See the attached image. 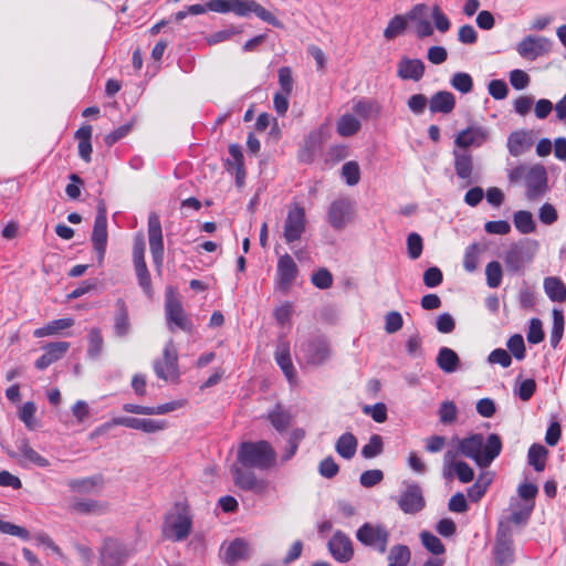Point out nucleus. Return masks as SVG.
Wrapping results in <instances>:
<instances>
[{
	"label": "nucleus",
	"instance_id": "1",
	"mask_svg": "<svg viewBox=\"0 0 566 566\" xmlns=\"http://www.w3.org/2000/svg\"><path fill=\"white\" fill-rule=\"evenodd\" d=\"M458 450L478 467L488 468L501 453L502 440L496 433H491L486 440L481 433H472L459 440Z\"/></svg>",
	"mask_w": 566,
	"mask_h": 566
},
{
	"label": "nucleus",
	"instance_id": "2",
	"mask_svg": "<svg viewBox=\"0 0 566 566\" xmlns=\"http://www.w3.org/2000/svg\"><path fill=\"white\" fill-rule=\"evenodd\" d=\"M237 460L243 468L268 471L276 463V452L265 440L245 441L238 448Z\"/></svg>",
	"mask_w": 566,
	"mask_h": 566
},
{
	"label": "nucleus",
	"instance_id": "3",
	"mask_svg": "<svg viewBox=\"0 0 566 566\" xmlns=\"http://www.w3.org/2000/svg\"><path fill=\"white\" fill-rule=\"evenodd\" d=\"M208 8L209 11L218 13L233 12L235 15L242 18H247L253 13L262 21L275 28L283 27V23L272 12L263 8L255 0H209Z\"/></svg>",
	"mask_w": 566,
	"mask_h": 566
},
{
	"label": "nucleus",
	"instance_id": "4",
	"mask_svg": "<svg viewBox=\"0 0 566 566\" xmlns=\"http://www.w3.org/2000/svg\"><path fill=\"white\" fill-rule=\"evenodd\" d=\"M192 531V514L187 504L177 503L163 523V535L172 542L185 541Z\"/></svg>",
	"mask_w": 566,
	"mask_h": 566
},
{
	"label": "nucleus",
	"instance_id": "5",
	"mask_svg": "<svg viewBox=\"0 0 566 566\" xmlns=\"http://www.w3.org/2000/svg\"><path fill=\"white\" fill-rule=\"evenodd\" d=\"M329 339L322 334L310 336L298 347V355L307 365L321 366L332 357Z\"/></svg>",
	"mask_w": 566,
	"mask_h": 566
},
{
	"label": "nucleus",
	"instance_id": "6",
	"mask_svg": "<svg viewBox=\"0 0 566 566\" xmlns=\"http://www.w3.org/2000/svg\"><path fill=\"white\" fill-rule=\"evenodd\" d=\"M357 541L379 554H385L388 548L390 532L386 525L381 523H364L356 531Z\"/></svg>",
	"mask_w": 566,
	"mask_h": 566
},
{
	"label": "nucleus",
	"instance_id": "7",
	"mask_svg": "<svg viewBox=\"0 0 566 566\" xmlns=\"http://www.w3.org/2000/svg\"><path fill=\"white\" fill-rule=\"evenodd\" d=\"M154 371L158 378L166 381L179 379L178 352L172 339L166 343L163 350V359L154 361Z\"/></svg>",
	"mask_w": 566,
	"mask_h": 566
},
{
	"label": "nucleus",
	"instance_id": "8",
	"mask_svg": "<svg viewBox=\"0 0 566 566\" xmlns=\"http://www.w3.org/2000/svg\"><path fill=\"white\" fill-rule=\"evenodd\" d=\"M356 212V203L347 197L334 200L327 210V222L335 230H343L349 224Z\"/></svg>",
	"mask_w": 566,
	"mask_h": 566
},
{
	"label": "nucleus",
	"instance_id": "9",
	"mask_svg": "<svg viewBox=\"0 0 566 566\" xmlns=\"http://www.w3.org/2000/svg\"><path fill=\"white\" fill-rule=\"evenodd\" d=\"M135 553V547L114 538H107L101 549V564L102 566H123Z\"/></svg>",
	"mask_w": 566,
	"mask_h": 566
},
{
	"label": "nucleus",
	"instance_id": "10",
	"mask_svg": "<svg viewBox=\"0 0 566 566\" xmlns=\"http://www.w3.org/2000/svg\"><path fill=\"white\" fill-rule=\"evenodd\" d=\"M248 468H243L242 465H232L231 474L233 478L234 484L243 490L251 491L256 495H265L269 492V481L265 479H259L256 474L252 471L247 470Z\"/></svg>",
	"mask_w": 566,
	"mask_h": 566
},
{
	"label": "nucleus",
	"instance_id": "11",
	"mask_svg": "<svg viewBox=\"0 0 566 566\" xmlns=\"http://www.w3.org/2000/svg\"><path fill=\"white\" fill-rule=\"evenodd\" d=\"M306 229L305 209L298 205L289 209L283 226V238L291 244L298 241Z\"/></svg>",
	"mask_w": 566,
	"mask_h": 566
},
{
	"label": "nucleus",
	"instance_id": "12",
	"mask_svg": "<svg viewBox=\"0 0 566 566\" xmlns=\"http://www.w3.org/2000/svg\"><path fill=\"white\" fill-rule=\"evenodd\" d=\"M115 426H123L126 428L140 430L146 433H154L166 429L167 423L165 420L134 418V417H115L104 423L99 430L109 429Z\"/></svg>",
	"mask_w": 566,
	"mask_h": 566
},
{
	"label": "nucleus",
	"instance_id": "13",
	"mask_svg": "<svg viewBox=\"0 0 566 566\" xmlns=\"http://www.w3.org/2000/svg\"><path fill=\"white\" fill-rule=\"evenodd\" d=\"M298 275V268L293 258L285 253L281 255L276 264L275 289L286 294Z\"/></svg>",
	"mask_w": 566,
	"mask_h": 566
},
{
	"label": "nucleus",
	"instance_id": "14",
	"mask_svg": "<svg viewBox=\"0 0 566 566\" xmlns=\"http://www.w3.org/2000/svg\"><path fill=\"white\" fill-rule=\"evenodd\" d=\"M551 50V40L541 35H527L516 45V51L520 56L530 61H534L539 56L548 54Z\"/></svg>",
	"mask_w": 566,
	"mask_h": 566
},
{
	"label": "nucleus",
	"instance_id": "15",
	"mask_svg": "<svg viewBox=\"0 0 566 566\" xmlns=\"http://www.w3.org/2000/svg\"><path fill=\"white\" fill-rule=\"evenodd\" d=\"M148 241L154 263L160 268L164 261V237L159 216L150 212L148 216Z\"/></svg>",
	"mask_w": 566,
	"mask_h": 566
},
{
	"label": "nucleus",
	"instance_id": "16",
	"mask_svg": "<svg viewBox=\"0 0 566 566\" xmlns=\"http://www.w3.org/2000/svg\"><path fill=\"white\" fill-rule=\"evenodd\" d=\"M11 459L17 460L22 467L30 464L39 468H46L50 465V461L38 453L29 443L27 438L19 439L17 441V451H7Z\"/></svg>",
	"mask_w": 566,
	"mask_h": 566
},
{
	"label": "nucleus",
	"instance_id": "17",
	"mask_svg": "<svg viewBox=\"0 0 566 566\" xmlns=\"http://www.w3.org/2000/svg\"><path fill=\"white\" fill-rule=\"evenodd\" d=\"M107 212L104 201L97 203V212L92 232V243L99 259L104 258L107 245Z\"/></svg>",
	"mask_w": 566,
	"mask_h": 566
},
{
	"label": "nucleus",
	"instance_id": "18",
	"mask_svg": "<svg viewBox=\"0 0 566 566\" xmlns=\"http://www.w3.org/2000/svg\"><path fill=\"white\" fill-rule=\"evenodd\" d=\"M165 312L168 328L171 332H175L176 328L185 332H189L191 329L192 324L186 315L181 303L176 297L171 295L166 297Z\"/></svg>",
	"mask_w": 566,
	"mask_h": 566
},
{
	"label": "nucleus",
	"instance_id": "19",
	"mask_svg": "<svg viewBox=\"0 0 566 566\" xmlns=\"http://www.w3.org/2000/svg\"><path fill=\"white\" fill-rule=\"evenodd\" d=\"M526 197L530 200H535L545 195L548 189L547 185V171L541 164L531 166V170L527 174L525 180Z\"/></svg>",
	"mask_w": 566,
	"mask_h": 566
},
{
	"label": "nucleus",
	"instance_id": "20",
	"mask_svg": "<svg viewBox=\"0 0 566 566\" xmlns=\"http://www.w3.org/2000/svg\"><path fill=\"white\" fill-rule=\"evenodd\" d=\"M490 129L484 126H469L458 133L454 139L457 147L465 150L469 147H481L490 138Z\"/></svg>",
	"mask_w": 566,
	"mask_h": 566
},
{
	"label": "nucleus",
	"instance_id": "21",
	"mask_svg": "<svg viewBox=\"0 0 566 566\" xmlns=\"http://www.w3.org/2000/svg\"><path fill=\"white\" fill-rule=\"evenodd\" d=\"M397 503L399 509L406 514H416L426 505L422 490L416 483L407 485L406 490L400 494Z\"/></svg>",
	"mask_w": 566,
	"mask_h": 566
},
{
	"label": "nucleus",
	"instance_id": "22",
	"mask_svg": "<svg viewBox=\"0 0 566 566\" xmlns=\"http://www.w3.org/2000/svg\"><path fill=\"white\" fill-rule=\"evenodd\" d=\"M328 552L338 563H347L354 556L352 539L342 531H336L327 543Z\"/></svg>",
	"mask_w": 566,
	"mask_h": 566
},
{
	"label": "nucleus",
	"instance_id": "23",
	"mask_svg": "<svg viewBox=\"0 0 566 566\" xmlns=\"http://www.w3.org/2000/svg\"><path fill=\"white\" fill-rule=\"evenodd\" d=\"M494 558L497 565L507 566L513 563L514 551L511 534L505 531V523L499 524L496 542L494 546Z\"/></svg>",
	"mask_w": 566,
	"mask_h": 566
},
{
	"label": "nucleus",
	"instance_id": "24",
	"mask_svg": "<svg viewBox=\"0 0 566 566\" xmlns=\"http://www.w3.org/2000/svg\"><path fill=\"white\" fill-rule=\"evenodd\" d=\"M534 144L533 133L527 129L512 132L506 140L509 154L513 157H521L531 150Z\"/></svg>",
	"mask_w": 566,
	"mask_h": 566
},
{
	"label": "nucleus",
	"instance_id": "25",
	"mask_svg": "<svg viewBox=\"0 0 566 566\" xmlns=\"http://www.w3.org/2000/svg\"><path fill=\"white\" fill-rule=\"evenodd\" d=\"M253 553L251 544L244 538H235L224 547V560L234 565L240 560H247Z\"/></svg>",
	"mask_w": 566,
	"mask_h": 566
},
{
	"label": "nucleus",
	"instance_id": "26",
	"mask_svg": "<svg viewBox=\"0 0 566 566\" xmlns=\"http://www.w3.org/2000/svg\"><path fill=\"white\" fill-rule=\"evenodd\" d=\"M532 260L521 243H513L504 254L506 270L512 273L522 272L525 264Z\"/></svg>",
	"mask_w": 566,
	"mask_h": 566
},
{
	"label": "nucleus",
	"instance_id": "27",
	"mask_svg": "<svg viewBox=\"0 0 566 566\" xmlns=\"http://www.w3.org/2000/svg\"><path fill=\"white\" fill-rule=\"evenodd\" d=\"M70 349L67 342H54L43 347L44 354L35 361V367L40 370L48 368L53 363L60 360Z\"/></svg>",
	"mask_w": 566,
	"mask_h": 566
},
{
	"label": "nucleus",
	"instance_id": "28",
	"mask_svg": "<svg viewBox=\"0 0 566 566\" xmlns=\"http://www.w3.org/2000/svg\"><path fill=\"white\" fill-rule=\"evenodd\" d=\"M426 66L419 59L403 56L397 65V75L401 80H411L418 82L424 74Z\"/></svg>",
	"mask_w": 566,
	"mask_h": 566
},
{
	"label": "nucleus",
	"instance_id": "29",
	"mask_svg": "<svg viewBox=\"0 0 566 566\" xmlns=\"http://www.w3.org/2000/svg\"><path fill=\"white\" fill-rule=\"evenodd\" d=\"M274 359L287 380L292 382L295 378V369L291 358L290 343L286 339H279L274 353Z\"/></svg>",
	"mask_w": 566,
	"mask_h": 566
},
{
	"label": "nucleus",
	"instance_id": "30",
	"mask_svg": "<svg viewBox=\"0 0 566 566\" xmlns=\"http://www.w3.org/2000/svg\"><path fill=\"white\" fill-rule=\"evenodd\" d=\"M453 165L457 176L460 179L465 180L464 187L472 184V172H473V158L472 155L467 150H453Z\"/></svg>",
	"mask_w": 566,
	"mask_h": 566
},
{
	"label": "nucleus",
	"instance_id": "31",
	"mask_svg": "<svg viewBox=\"0 0 566 566\" xmlns=\"http://www.w3.org/2000/svg\"><path fill=\"white\" fill-rule=\"evenodd\" d=\"M455 106V97L451 92L440 91L432 95L430 99V111L432 113L449 114Z\"/></svg>",
	"mask_w": 566,
	"mask_h": 566
},
{
	"label": "nucleus",
	"instance_id": "32",
	"mask_svg": "<svg viewBox=\"0 0 566 566\" xmlns=\"http://www.w3.org/2000/svg\"><path fill=\"white\" fill-rule=\"evenodd\" d=\"M71 509L82 515H101L107 511V504L92 499H75L71 503Z\"/></svg>",
	"mask_w": 566,
	"mask_h": 566
},
{
	"label": "nucleus",
	"instance_id": "33",
	"mask_svg": "<svg viewBox=\"0 0 566 566\" xmlns=\"http://www.w3.org/2000/svg\"><path fill=\"white\" fill-rule=\"evenodd\" d=\"M436 363L446 374L455 373L460 367V358L458 354L449 347H441L439 349Z\"/></svg>",
	"mask_w": 566,
	"mask_h": 566
},
{
	"label": "nucleus",
	"instance_id": "34",
	"mask_svg": "<svg viewBox=\"0 0 566 566\" xmlns=\"http://www.w3.org/2000/svg\"><path fill=\"white\" fill-rule=\"evenodd\" d=\"M104 480L102 475H93L83 479H73L67 482V485L72 492L82 494L93 493L95 489H102Z\"/></svg>",
	"mask_w": 566,
	"mask_h": 566
},
{
	"label": "nucleus",
	"instance_id": "35",
	"mask_svg": "<svg viewBox=\"0 0 566 566\" xmlns=\"http://www.w3.org/2000/svg\"><path fill=\"white\" fill-rule=\"evenodd\" d=\"M544 291L552 302L563 303L566 301V285L557 276H548L544 279Z\"/></svg>",
	"mask_w": 566,
	"mask_h": 566
},
{
	"label": "nucleus",
	"instance_id": "36",
	"mask_svg": "<svg viewBox=\"0 0 566 566\" xmlns=\"http://www.w3.org/2000/svg\"><path fill=\"white\" fill-rule=\"evenodd\" d=\"M426 4H417L407 14L408 19L417 21L416 33L418 38H427L432 35L433 33V27L431 25V23L428 20L420 18L426 11Z\"/></svg>",
	"mask_w": 566,
	"mask_h": 566
},
{
	"label": "nucleus",
	"instance_id": "37",
	"mask_svg": "<svg viewBox=\"0 0 566 566\" xmlns=\"http://www.w3.org/2000/svg\"><path fill=\"white\" fill-rule=\"evenodd\" d=\"M358 441L352 432L343 433L335 443V450L339 457L350 460L356 454Z\"/></svg>",
	"mask_w": 566,
	"mask_h": 566
},
{
	"label": "nucleus",
	"instance_id": "38",
	"mask_svg": "<svg viewBox=\"0 0 566 566\" xmlns=\"http://www.w3.org/2000/svg\"><path fill=\"white\" fill-rule=\"evenodd\" d=\"M548 450L538 443L530 447L527 452V462L535 471L542 472L545 470Z\"/></svg>",
	"mask_w": 566,
	"mask_h": 566
},
{
	"label": "nucleus",
	"instance_id": "39",
	"mask_svg": "<svg viewBox=\"0 0 566 566\" xmlns=\"http://www.w3.org/2000/svg\"><path fill=\"white\" fill-rule=\"evenodd\" d=\"M411 558V552L407 545L396 544L394 545L387 556V566H407Z\"/></svg>",
	"mask_w": 566,
	"mask_h": 566
},
{
	"label": "nucleus",
	"instance_id": "40",
	"mask_svg": "<svg viewBox=\"0 0 566 566\" xmlns=\"http://www.w3.org/2000/svg\"><path fill=\"white\" fill-rule=\"evenodd\" d=\"M360 122L352 114H344L336 124V132L342 137H350L359 132Z\"/></svg>",
	"mask_w": 566,
	"mask_h": 566
},
{
	"label": "nucleus",
	"instance_id": "41",
	"mask_svg": "<svg viewBox=\"0 0 566 566\" xmlns=\"http://www.w3.org/2000/svg\"><path fill=\"white\" fill-rule=\"evenodd\" d=\"M117 313L115 315L114 332L116 336L123 337L129 333L130 324L128 318V311L123 300H118Z\"/></svg>",
	"mask_w": 566,
	"mask_h": 566
},
{
	"label": "nucleus",
	"instance_id": "42",
	"mask_svg": "<svg viewBox=\"0 0 566 566\" xmlns=\"http://www.w3.org/2000/svg\"><path fill=\"white\" fill-rule=\"evenodd\" d=\"M268 419L275 430L282 432L290 427L292 416L281 405H276L275 408L268 413Z\"/></svg>",
	"mask_w": 566,
	"mask_h": 566
},
{
	"label": "nucleus",
	"instance_id": "43",
	"mask_svg": "<svg viewBox=\"0 0 566 566\" xmlns=\"http://www.w3.org/2000/svg\"><path fill=\"white\" fill-rule=\"evenodd\" d=\"M74 321L72 318H59L51 321L45 326L36 328L33 335L38 338L59 334L61 331L70 328L73 326Z\"/></svg>",
	"mask_w": 566,
	"mask_h": 566
},
{
	"label": "nucleus",
	"instance_id": "44",
	"mask_svg": "<svg viewBox=\"0 0 566 566\" xmlns=\"http://www.w3.org/2000/svg\"><path fill=\"white\" fill-rule=\"evenodd\" d=\"M553 316V325L551 329V336H549V343L553 348H556L564 334V326H565V318H564V312L558 308H553L552 311Z\"/></svg>",
	"mask_w": 566,
	"mask_h": 566
},
{
	"label": "nucleus",
	"instance_id": "45",
	"mask_svg": "<svg viewBox=\"0 0 566 566\" xmlns=\"http://www.w3.org/2000/svg\"><path fill=\"white\" fill-rule=\"evenodd\" d=\"M513 222L516 230L522 234H530L535 231L536 224L533 214L526 210H518L513 214Z\"/></svg>",
	"mask_w": 566,
	"mask_h": 566
},
{
	"label": "nucleus",
	"instance_id": "46",
	"mask_svg": "<svg viewBox=\"0 0 566 566\" xmlns=\"http://www.w3.org/2000/svg\"><path fill=\"white\" fill-rule=\"evenodd\" d=\"M104 339L98 327H93L88 332L87 357L98 359L103 353Z\"/></svg>",
	"mask_w": 566,
	"mask_h": 566
},
{
	"label": "nucleus",
	"instance_id": "47",
	"mask_svg": "<svg viewBox=\"0 0 566 566\" xmlns=\"http://www.w3.org/2000/svg\"><path fill=\"white\" fill-rule=\"evenodd\" d=\"M492 478L490 473H482L478 481L468 489V496L472 502H478L482 499L491 483Z\"/></svg>",
	"mask_w": 566,
	"mask_h": 566
},
{
	"label": "nucleus",
	"instance_id": "48",
	"mask_svg": "<svg viewBox=\"0 0 566 566\" xmlns=\"http://www.w3.org/2000/svg\"><path fill=\"white\" fill-rule=\"evenodd\" d=\"M420 539L424 548L434 555H441L446 552L441 539L428 531H422L420 533Z\"/></svg>",
	"mask_w": 566,
	"mask_h": 566
},
{
	"label": "nucleus",
	"instance_id": "49",
	"mask_svg": "<svg viewBox=\"0 0 566 566\" xmlns=\"http://www.w3.org/2000/svg\"><path fill=\"white\" fill-rule=\"evenodd\" d=\"M451 86L462 94H468L473 88V80L469 73L457 72L450 81Z\"/></svg>",
	"mask_w": 566,
	"mask_h": 566
},
{
	"label": "nucleus",
	"instance_id": "50",
	"mask_svg": "<svg viewBox=\"0 0 566 566\" xmlns=\"http://www.w3.org/2000/svg\"><path fill=\"white\" fill-rule=\"evenodd\" d=\"M486 284L491 289H496L502 282L503 271L500 262L491 261L485 268Z\"/></svg>",
	"mask_w": 566,
	"mask_h": 566
},
{
	"label": "nucleus",
	"instance_id": "51",
	"mask_svg": "<svg viewBox=\"0 0 566 566\" xmlns=\"http://www.w3.org/2000/svg\"><path fill=\"white\" fill-rule=\"evenodd\" d=\"M407 28V19L403 15H395L387 24L384 36L388 40H392L401 34Z\"/></svg>",
	"mask_w": 566,
	"mask_h": 566
},
{
	"label": "nucleus",
	"instance_id": "52",
	"mask_svg": "<svg viewBox=\"0 0 566 566\" xmlns=\"http://www.w3.org/2000/svg\"><path fill=\"white\" fill-rule=\"evenodd\" d=\"M384 450L382 438L379 434H373L369 441L361 448V455L365 459H373L379 455Z\"/></svg>",
	"mask_w": 566,
	"mask_h": 566
},
{
	"label": "nucleus",
	"instance_id": "53",
	"mask_svg": "<svg viewBox=\"0 0 566 566\" xmlns=\"http://www.w3.org/2000/svg\"><path fill=\"white\" fill-rule=\"evenodd\" d=\"M35 412H36V406L32 401L24 402L19 410L20 420L30 430H33L36 426Z\"/></svg>",
	"mask_w": 566,
	"mask_h": 566
},
{
	"label": "nucleus",
	"instance_id": "54",
	"mask_svg": "<svg viewBox=\"0 0 566 566\" xmlns=\"http://www.w3.org/2000/svg\"><path fill=\"white\" fill-rule=\"evenodd\" d=\"M342 176L348 186H355L360 180V169L356 161H347L342 167Z\"/></svg>",
	"mask_w": 566,
	"mask_h": 566
},
{
	"label": "nucleus",
	"instance_id": "55",
	"mask_svg": "<svg viewBox=\"0 0 566 566\" xmlns=\"http://www.w3.org/2000/svg\"><path fill=\"white\" fill-rule=\"evenodd\" d=\"M311 282L315 287L326 290L333 284V275L326 268H321L312 274Z\"/></svg>",
	"mask_w": 566,
	"mask_h": 566
},
{
	"label": "nucleus",
	"instance_id": "56",
	"mask_svg": "<svg viewBox=\"0 0 566 566\" xmlns=\"http://www.w3.org/2000/svg\"><path fill=\"white\" fill-rule=\"evenodd\" d=\"M354 112L363 118H369L379 114L378 105L373 101L360 99L354 107Z\"/></svg>",
	"mask_w": 566,
	"mask_h": 566
},
{
	"label": "nucleus",
	"instance_id": "57",
	"mask_svg": "<svg viewBox=\"0 0 566 566\" xmlns=\"http://www.w3.org/2000/svg\"><path fill=\"white\" fill-rule=\"evenodd\" d=\"M422 249H423L422 238L416 232L409 233L407 237L408 256L411 260L419 259L422 253Z\"/></svg>",
	"mask_w": 566,
	"mask_h": 566
},
{
	"label": "nucleus",
	"instance_id": "58",
	"mask_svg": "<svg viewBox=\"0 0 566 566\" xmlns=\"http://www.w3.org/2000/svg\"><path fill=\"white\" fill-rule=\"evenodd\" d=\"M0 532L2 534H8L11 536L19 537L23 541H28L31 538L30 532L27 528L15 525L10 522L1 521V520H0Z\"/></svg>",
	"mask_w": 566,
	"mask_h": 566
},
{
	"label": "nucleus",
	"instance_id": "59",
	"mask_svg": "<svg viewBox=\"0 0 566 566\" xmlns=\"http://www.w3.org/2000/svg\"><path fill=\"white\" fill-rule=\"evenodd\" d=\"M527 342L530 344H539L543 342L545 334L543 331V324L539 318H532L527 331Z\"/></svg>",
	"mask_w": 566,
	"mask_h": 566
},
{
	"label": "nucleus",
	"instance_id": "60",
	"mask_svg": "<svg viewBox=\"0 0 566 566\" xmlns=\"http://www.w3.org/2000/svg\"><path fill=\"white\" fill-rule=\"evenodd\" d=\"M509 350L512 355L517 359L522 360L525 357V344L523 336L520 334H514L511 336L506 343Z\"/></svg>",
	"mask_w": 566,
	"mask_h": 566
},
{
	"label": "nucleus",
	"instance_id": "61",
	"mask_svg": "<svg viewBox=\"0 0 566 566\" xmlns=\"http://www.w3.org/2000/svg\"><path fill=\"white\" fill-rule=\"evenodd\" d=\"M279 84L280 91L284 94H291L293 91L294 80L292 76V70L289 66H282L279 69Z\"/></svg>",
	"mask_w": 566,
	"mask_h": 566
},
{
	"label": "nucleus",
	"instance_id": "62",
	"mask_svg": "<svg viewBox=\"0 0 566 566\" xmlns=\"http://www.w3.org/2000/svg\"><path fill=\"white\" fill-rule=\"evenodd\" d=\"M228 164L235 168L238 175L243 171L244 158L241 147L239 145L232 144L229 146Z\"/></svg>",
	"mask_w": 566,
	"mask_h": 566
},
{
	"label": "nucleus",
	"instance_id": "63",
	"mask_svg": "<svg viewBox=\"0 0 566 566\" xmlns=\"http://www.w3.org/2000/svg\"><path fill=\"white\" fill-rule=\"evenodd\" d=\"M531 170V166L526 164H517L506 169L507 179L511 184L520 182L521 180H526L527 174Z\"/></svg>",
	"mask_w": 566,
	"mask_h": 566
},
{
	"label": "nucleus",
	"instance_id": "64",
	"mask_svg": "<svg viewBox=\"0 0 566 566\" xmlns=\"http://www.w3.org/2000/svg\"><path fill=\"white\" fill-rule=\"evenodd\" d=\"M458 416V409L454 402L444 401L441 403L439 408V417L440 421L444 424L452 423L455 421Z\"/></svg>",
	"mask_w": 566,
	"mask_h": 566
}]
</instances>
